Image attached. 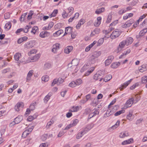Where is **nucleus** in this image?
<instances>
[{
  "mask_svg": "<svg viewBox=\"0 0 147 147\" xmlns=\"http://www.w3.org/2000/svg\"><path fill=\"white\" fill-rule=\"evenodd\" d=\"M63 80L61 78H59L58 79H54L51 84L52 86H54L55 84L57 85H59L63 82Z\"/></svg>",
  "mask_w": 147,
  "mask_h": 147,
  "instance_id": "obj_3",
  "label": "nucleus"
},
{
  "mask_svg": "<svg viewBox=\"0 0 147 147\" xmlns=\"http://www.w3.org/2000/svg\"><path fill=\"white\" fill-rule=\"evenodd\" d=\"M112 18V15H109L108 16V18L107 19V20L106 21V22L107 23H109L111 21Z\"/></svg>",
  "mask_w": 147,
  "mask_h": 147,
  "instance_id": "obj_49",
  "label": "nucleus"
},
{
  "mask_svg": "<svg viewBox=\"0 0 147 147\" xmlns=\"http://www.w3.org/2000/svg\"><path fill=\"white\" fill-rule=\"evenodd\" d=\"M37 52V51L35 49H33L31 50L28 53V55L29 56H30L31 54L36 53Z\"/></svg>",
  "mask_w": 147,
  "mask_h": 147,
  "instance_id": "obj_48",
  "label": "nucleus"
},
{
  "mask_svg": "<svg viewBox=\"0 0 147 147\" xmlns=\"http://www.w3.org/2000/svg\"><path fill=\"white\" fill-rule=\"evenodd\" d=\"M125 111L123 110H121L118 111L116 112L115 114L114 115L115 116H118L120 115L121 114L125 112Z\"/></svg>",
  "mask_w": 147,
  "mask_h": 147,
  "instance_id": "obj_35",
  "label": "nucleus"
},
{
  "mask_svg": "<svg viewBox=\"0 0 147 147\" xmlns=\"http://www.w3.org/2000/svg\"><path fill=\"white\" fill-rule=\"evenodd\" d=\"M93 111H94L92 113H93V115H94V116L98 114H99V112L96 109H94Z\"/></svg>",
  "mask_w": 147,
  "mask_h": 147,
  "instance_id": "obj_62",
  "label": "nucleus"
},
{
  "mask_svg": "<svg viewBox=\"0 0 147 147\" xmlns=\"http://www.w3.org/2000/svg\"><path fill=\"white\" fill-rule=\"evenodd\" d=\"M38 27L37 26H34L32 28L31 32L33 33L34 34H35L37 30H38Z\"/></svg>",
  "mask_w": 147,
  "mask_h": 147,
  "instance_id": "obj_38",
  "label": "nucleus"
},
{
  "mask_svg": "<svg viewBox=\"0 0 147 147\" xmlns=\"http://www.w3.org/2000/svg\"><path fill=\"white\" fill-rule=\"evenodd\" d=\"M14 58L15 61H16V62L18 63V53H17L14 55Z\"/></svg>",
  "mask_w": 147,
  "mask_h": 147,
  "instance_id": "obj_42",
  "label": "nucleus"
},
{
  "mask_svg": "<svg viewBox=\"0 0 147 147\" xmlns=\"http://www.w3.org/2000/svg\"><path fill=\"white\" fill-rule=\"evenodd\" d=\"M129 84L127 81L125 82L122 85L121 88H120V90H122L124 88H126Z\"/></svg>",
  "mask_w": 147,
  "mask_h": 147,
  "instance_id": "obj_29",
  "label": "nucleus"
},
{
  "mask_svg": "<svg viewBox=\"0 0 147 147\" xmlns=\"http://www.w3.org/2000/svg\"><path fill=\"white\" fill-rule=\"evenodd\" d=\"M51 67V64L48 63H45L44 66V68L45 69L49 68Z\"/></svg>",
  "mask_w": 147,
  "mask_h": 147,
  "instance_id": "obj_46",
  "label": "nucleus"
},
{
  "mask_svg": "<svg viewBox=\"0 0 147 147\" xmlns=\"http://www.w3.org/2000/svg\"><path fill=\"white\" fill-rule=\"evenodd\" d=\"M131 117L132 118L133 117V116L132 114L129 113L128 115H127V119L129 120H131Z\"/></svg>",
  "mask_w": 147,
  "mask_h": 147,
  "instance_id": "obj_53",
  "label": "nucleus"
},
{
  "mask_svg": "<svg viewBox=\"0 0 147 147\" xmlns=\"http://www.w3.org/2000/svg\"><path fill=\"white\" fill-rule=\"evenodd\" d=\"M54 123V121L52 119H51L50 121L47 123L46 128L47 129L49 128L50 126L52 124H53Z\"/></svg>",
  "mask_w": 147,
  "mask_h": 147,
  "instance_id": "obj_23",
  "label": "nucleus"
},
{
  "mask_svg": "<svg viewBox=\"0 0 147 147\" xmlns=\"http://www.w3.org/2000/svg\"><path fill=\"white\" fill-rule=\"evenodd\" d=\"M125 45H126V43L125 40H123L120 42L117 49L115 50V52L117 53H118L122 50V49L124 47Z\"/></svg>",
  "mask_w": 147,
  "mask_h": 147,
  "instance_id": "obj_2",
  "label": "nucleus"
},
{
  "mask_svg": "<svg viewBox=\"0 0 147 147\" xmlns=\"http://www.w3.org/2000/svg\"><path fill=\"white\" fill-rule=\"evenodd\" d=\"M79 107L78 106H77L75 107H73L71 109L69 110V111L70 112H76L77 111Z\"/></svg>",
  "mask_w": 147,
  "mask_h": 147,
  "instance_id": "obj_24",
  "label": "nucleus"
},
{
  "mask_svg": "<svg viewBox=\"0 0 147 147\" xmlns=\"http://www.w3.org/2000/svg\"><path fill=\"white\" fill-rule=\"evenodd\" d=\"M10 71V69L9 68H8L5 69L3 70L2 71V73L3 74H5L7 72H9Z\"/></svg>",
  "mask_w": 147,
  "mask_h": 147,
  "instance_id": "obj_51",
  "label": "nucleus"
},
{
  "mask_svg": "<svg viewBox=\"0 0 147 147\" xmlns=\"http://www.w3.org/2000/svg\"><path fill=\"white\" fill-rule=\"evenodd\" d=\"M36 116L34 115L33 116H30L28 117L27 118V121H32L33 119H34L35 118H36Z\"/></svg>",
  "mask_w": 147,
  "mask_h": 147,
  "instance_id": "obj_36",
  "label": "nucleus"
},
{
  "mask_svg": "<svg viewBox=\"0 0 147 147\" xmlns=\"http://www.w3.org/2000/svg\"><path fill=\"white\" fill-rule=\"evenodd\" d=\"M63 32V31L61 29L59 30L53 34V36L57 37Z\"/></svg>",
  "mask_w": 147,
  "mask_h": 147,
  "instance_id": "obj_14",
  "label": "nucleus"
},
{
  "mask_svg": "<svg viewBox=\"0 0 147 147\" xmlns=\"http://www.w3.org/2000/svg\"><path fill=\"white\" fill-rule=\"evenodd\" d=\"M134 100V99L132 98H131L129 99L124 105L123 108L124 109H127L128 107H131L133 102Z\"/></svg>",
  "mask_w": 147,
  "mask_h": 147,
  "instance_id": "obj_4",
  "label": "nucleus"
},
{
  "mask_svg": "<svg viewBox=\"0 0 147 147\" xmlns=\"http://www.w3.org/2000/svg\"><path fill=\"white\" fill-rule=\"evenodd\" d=\"M45 32L44 31H42L41 32L40 34V36L41 38H44L45 37Z\"/></svg>",
  "mask_w": 147,
  "mask_h": 147,
  "instance_id": "obj_61",
  "label": "nucleus"
},
{
  "mask_svg": "<svg viewBox=\"0 0 147 147\" xmlns=\"http://www.w3.org/2000/svg\"><path fill=\"white\" fill-rule=\"evenodd\" d=\"M33 72V70H31L28 72L26 78L27 82L30 80L31 77L32 76Z\"/></svg>",
  "mask_w": 147,
  "mask_h": 147,
  "instance_id": "obj_12",
  "label": "nucleus"
},
{
  "mask_svg": "<svg viewBox=\"0 0 147 147\" xmlns=\"http://www.w3.org/2000/svg\"><path fill=\"white\" fill-rule=\"evenodd\" d=\"M85 131H83L81 132L80 133H79L78 134L76 135V139H79L81 138L83 135L84 134H85Z\"/></svg>",
  "mask_w": 147,
  "mask_h": 147,
  "instance_id": "obj_22",
  "label": "nucleus"
},
{
  "mask_svg": "<svg viewBox=\"0 0 147 147\" xmlns=\"http://www.w3.org/2000/svg\"><path fill=\"white\" fill-rule=\"evenodd\" d=\"M75 82L76 86L79 85L81 84L82 82V81L81 79H78L76 80Z\"/></svg>",
  "mask_w": 147,
  "mask_h": 147,
  "instance_id": "obj_31",
  "label": "nucleus"
},
{
  "mask_svg": "<svg viewBox=\"0 0 147 147\" xmlns=\"http://www.w3.org/2000/svg\"><path fill=\"white\" fill-rule=\"evenodd\" d=\"M59 45H60L59 44H56L53 45V47L56 50L58 49H59Z\"/></svg>",
  "mask_w": 147,
  "mask_h": 147,
  "instance_id": "obj_57",
  "label": "nucleus"
},
{
  "mask_svg": "<svg viewBox=\"0 0 147 147\" xmlns=\"http://www.w3.org/2000/svg\"><path fill=\"white\" fill-rule=\"evenodd\" d=\"M120 123V121L119 120L117 121L115 124L112 126L111 128H109V129H112L113 130L115 129L119 126Z\"/></svg>",
  "mask_w": 147,
  "mask_h": 147,
  "instance_id": "obj_17",
  "label": "nucleus"
},
{
  "mask_svg": "<svg viewBox=\"0 0 147 147\" xmlns=\"http://www.w3.org/2000/svg\"><path fill=\"white\" fill-rule=\"evenodd\" d=\"M111 61H109L107 59L105 61V66H107L109 65L111 62Z\"/></svg>",
  "mask_w": 147,
  "mask_h": 147,
  "instance_id": "obj_58",
  "label": "nucleus"
},
{
  "mask_svg": "<svg viewBox=\"0 0 147 147\" xmlns=\"http://www.w3.org/2000/svg\"><path fill=\"white\" fill-rule=\"evenodd\" d=\"M104 38H103L100 39L98 40L97 42L98 46H100L103 42Z\"/></svg>",
  "mask_w": 147,
  "mask_h": 147,
  "instance_id": "obj_40",
  "label": "nucleus"
},
{
  "mask_svg": "<svg viewBox=\"0 0 147 147\" xmlns=\"http://www.w3.org/2000/svg\"><path fill=\"white\" fill-rule=\"evenodd\" d=\"M53 25V23L52 22H49V26L47 27L48 29H50L51 28Z\"/></svg>",
  "mask_w": 147,
  "mask_h": 147,
  "instance_id": "obj_60",
  "label": "nucleus"
},
{
  "mask_svg": "<svg viewBox=\"0 0 147 147\" xmlns=\"http://www.w3.org/2000/svg\"><path fill=\"white\" fill-rule=\"evenodd\" d=\"M33 14V11H31L30 13L28 14L27 18L28 20H30L31 19L32 16V15Z\"/></svg>",
  "mask_w": 147,
  "mask_h": 147,
  "instance_id": "obj_47",
  "label": "nucleus"
},
{
  "mask_svg": "<svg viewBox=\"0 0 147 147\" xmlns=\"http://www.w3.org/2000/svg\"><path fill=\"white\" fill-rule=\"evenodd\" d=\"M49 79V76L47 75H45L42 77V80L45 82L48 81Z\"/></svg>",
  "mask_w": 147,
  "mask_h": 147,
  "instance_id": "obj_30",
  "label": "nucleus"
},
{
  "mask_svg": "<svg viewBox=\"0 0 147 147\" xmlns=\"http://www.w3.org/2000/svg\"><path fill=\"white\" fill-rule=\"evenodd\" d=\"M51 95H49V94L47 95L43 99V100L44 103H46L50 99V97Z\"/></svg>",
  "mask_w": 147,
  "mask_h": 147,
  "instance_id": "obj_26",
  "label": "nucleus"
},
{
  "mask_svg": "<svg viewBox=\"0 0 147 147\" xmlns=\"http://www.w3.org/2000/svg\"><path fill=\"white\" fill-rule=\"evenodd\" d=\"M100 31V29L98 28H96L94 30V32L96 34H98Z\"/></svg>",
  "mask_w": 147,
  "mask_h": 147,
  "instance_id": "obj_63",
  "label": "nucleus"
},
{
  "mask_svg": "<svg viewBox=\"0 0 147 147\" xmlns=\"http://www.w3.org/2000/svg\"><path fill=\"white\" fill-rule=\"evenodd\" d=\"M78 119H75L73 121V123L71 124H72V125L73 126H75L78 122Z\"/></svg>",
  "mask_w": 147,
  "mask_h": 147,
  "instance_id": "obj_56",
  "label": "nucleus"
},
{
  "mask_svg": "<svg viewBox=\"0 0 147 147\" xmlns=\"http://www.w3.org/2000/svg\"><path fill=\"white\" fill-rule=\"evenodd\" d=\"M94 67L92 68V69H91V70H89L88 71L87 73H86L85 75L86 76H87L88 75L90 74L91 73L92 71L94 70Z\"/></svg>",
  "mask_w": 147,
  "mask_h": 147,
  "instance_id": "obj_54",
  "label": "nucleus"
},
{
  "mask_svg": "<svg viewBox=\"0 0 147 147\" xmlns=\"http://www.w3.org/2000/svg\"><path fill=\"white\" fill-rule=\"evenodd\" d=\"M96 62L95 58L91 56L89 58V62L90 63L94 64Z\"/></svg>",
  "mask_w": 147,
  "mask_h": 147,
  "instance_id": "obj_19",
  "label": "nucleus"
},
{
  "mask_svg": "<svg viewBox=\"0 0 147 147\" xmlns=\"http://www.w3.org/2000/svg\"><path fill=\"white\" fill-rule=\"evenodd\" d=\"M147 32V28L143 29L140 32V34L141 36H144L145 33Z\"/></svg>",
  "mask_w": 147,
  "mask_h": 147,
  "instance_id": "obj_41",
  "label": "nucleus"
},
{
  "mask_svg": "<svg viewBox=\"0 0 147 147\" xmlns=\"http://www.w3.org/2000/svg\"><path fill=\"white\" fill-rule=\"evenodd\" d=\"M147 82V76L143 77L142 78V83L145 84Z\"/></svg>",
  "mask_w": 147,
  "mask_h": 147,
  "instance_id": "obj_39",
  "label": "nucleus"
},
{
  "mask_svg": "<svg viewBox=\"0 0 147 147\" xmlns=\"http://www.w3.org/2000/svg\"><path fill=\"white\" fill-rule=\"evenodd\" d=\"M28 38L27 36H24L19 38V44H21L24 41H25L28 39Z\"/></svg>",
  "mask_w": 147,
  "mask_h": 147,
  "instance_id": "obj_20",
  "label": "nucleus"
},
{
  "mask_svg": "<svg viewBox=\"0 0 147 147\" xmlns=\"http://www.w3.org/2000/svg\"><path fill=\"white\" fill-rule=\"evenodd\" d=\"M101 76V75L100 74H96L94 76L93 78L95 80H96L100 79L99 81H101L102 79Z\"/></svg>",
  "mask_w": 147,
  "mask_h": 147,
  "instance_id": "obj_13",
  "label": "nucleus"
},
{
  "mask_svg": "<svg viewBox=\"0 0 147 147\" xmlns=\"http://www.w3.org/2000/svg\"><path fill=\"white\" fill-rule=\"evenodd\" d=\"M40 56V54H37L35 56L33 57H30L28 60L29 61L28 62H33L37 61L39 59Z\"/></svg>",
  "mask_w": 147,
  "mask_h": 147,
  "instance_id": "obj_6",
  "label": "nucleus"
},
{
  "mask_svg": "<svg viewBox=\"0 0 147 147\" xmlns=\"http://www.w3.org/2000/svg\"><path fill=\"white\" fill-rule=\"evenodd\" d=\"M30 133L28 132V130L26 129L23 132L22 135V137L25 138Z\"/></svg>",
  "mask_w": 147,
  "mask_h": 147,
  "instance_id": "obj_28",
  "label": "nucleus"
},
{
  "mask_svg": "<svg viewBox=\"0 0 147 147\" xmlns=\"http://www.w3.org/2000/svg\"><path fill=\"white\" fill-rule=\"evenodd\" d=\"M73 66H76L78 64V60L77 59H73L71 61Z\"/></svg>",
  "mask_w": 147,
  "mask_h": 147,
  "instance_id": "obj_25",
  "label": "nucleus"
},
{
  "mask_svg": "<svg viewBox=\"0 0 147 147\" xmlns=\"http://www.w3.org/2000/svg\"><path fill=\"white\" fill-rule=\"evenodd\" d=\"M35 44L34 41H30L26 43L24 47L27 49H29L32 48Z\"/></svg>",
  "mask_w": 147,
  "mask_h": 147,
  "instance_id": "obj_5",
  "label": "nucleus"
},
{
  "mask_svg": "<svg viewBox=\"0 0 147 147\" xmlns=\"http://www.w3.org/2000/svg\"><path fill=\"white\" fill-rule=\"evenodd\" d=\"M58 13V10L55 9L53 11L52 13L50 15V17L51 18L52 17H55L56 16V14Z\"/></svg>",
  "mask_w": 147,
  "mask_h": 147,
  "instance_id": "obj_37",
  "label": "nucleus"
},
{
  "mask_svg": "<svg viewBox=\"0 0 147 147\" xmlns=\"http://www.w3.org/2000/svg\"><path fill=\"white\" fill-rule=\"evenodd\" d=\"M48 136V135L47 134H44L41 136V139L42 141H44L45 140Z\"/></svg>",
  "mask_w": 147,
  "mask_h": 147,
  "instance_id": "obj_43",
  "label": "nucleus"
},
{
  "mask_svg": "<svg viewBox=\"0 0 147 147\" xmlns=\"http://www.w3.org/2000/svg\"><path fill=\"white\" fill-rule=\"evenodd\" d=\"M138 0H133V1L131 2V5L132 6L135 5L138 3Z\"/></svg>",
  "mask_w": 147,
  "mask_h": 147,
  "instance_id": "obj_50",
  "label": "nucleus"
},
{
  "mask_svg": "<svg viewBox=\"0 0 147 147\" xmlns=\"http://www.w3.org/2000/svg\"><path fill=\"white\" fill-rule=\"evenodd\" d=\"M67 14L66 13L65 11L64 10H63V12L62 13V16L64 18H67L69 16H67Z\"/></svg>",
  "mask_w": 147,
  "mask_h": 147,
  "instance_id": "obj_52",
  "label": "nucleus"
},
{
  "mask_svg": "<svg viewBox=\"0 0 147 147\" xmlns=\"http://www.w3.org/2000/svg\"><path fill=\"white\" fill-rule=\"evenodd\" d=\"M100 22L97 21H95L94 23V25L96 27L98 26L100 24Z\"/></svg>",
  "mask_w": 147,
  "mask_h": 147,
  "instance_id": "obj_64",
  "label": "nucleus"
},
{
  "mask_svg": "<svg viewBox=\"0 0 147 147\" xmlns=\"http://www.w3.org/2000/svg\"><path fill=\"white\" fill-rule=\"evenodd\" d=\"M72 29V27L70 26H68L65 28V31L68 34H71Z\"/></svg>",
  "mask_w": 147,
  "mask_h": 147,
  "instance_id": "obj_15",
  "label": "nucleus"
},
{
  "mask_svg": "<svg viewBox=\"0 0 147 147\" xmlns=\"http://www.w3.org/2000/svg\"><path fill=\"white\" fill-rule=\"evenodd\" d=\"M110 32V31L107 32V30H105L104 31V32L105 33V38H109L110 37V36H107V34H108Z\"/></svg>",
  "mask_w": 147,
  "mask_h": 147,
  "instance_id": "obj_59",
  "label": "nucleus"
},
{
  "mask_svg": "<svg viewBox=\"0 0 147 147\" xmlns=\"http://www.w3.org/2000/svg\"><path fill=\"white\" fill-rule=\"evenodd\" d=\"M101 54V52L100 51H95L91 55L95 59L98 57Z\"/></svg>",
  "mask_w": 147,
  "mask_h": 147,
  "instance_id": "obj_9",
  "label": "nucleus"
},
{
  "mask_svg": "<svg viewBox=\"0 0 147 147\" xmlns=\"http://www.w3.org/2000/svg\"><path fill=\"white\" fill-rule=\"evenodd\" d=\"M11 27V24L10 22L7 23L5 26V28H7L8 30Z\"/></svg>",
  "mask_w": 147,
  "mask_h": 147,
  "instance_id": "obj_32",
  "label": "nucleus"
},
{
  "mask_svg": "<svg viewBox=\"0 0 147 147\" xmlns=\"http://www.w3.org/2000/svg\"><path fill=\"white\" fill-rule=\"evenodd\" d=\"M105 8L103 7L97 9L96 10L95 13L97 14H100L101 13L104 12L105 11Z\"/></svg>",
  "mask_w": 147,
  "mask_h": 147,
  "instance_id": "obj_10",
  "label": "nucleus"
},
{
  "mask_svg": "<svg viewBox=\"0 0 147 147\" xmlns=\"http://www.w3.org/2000/svg\"><path fill=\"white\" fill-rule=\"evenodd\" d=\"M69 86L71 87H74L76 86L75 82L72 81L69 84Z\"/></svg>",
  "mask_w": 147,
  "mask_h": 147,
  "instance_id": "obj_45",
  "label": "nucleus"
},
{
  "mask_svg": "<svg viewBox=\"0 0 147 147\" xmlns=\"http://www.w3.org/2000/svg\"><path fill=\"white\" fill-rule=\"evenodd\" d=\"M93 127L92 124H89L84 129V131H85L84 134H86L87 131L90 130Z\"/></svg>",
  "mask_w": 147,
  "mask_h": 147,
  "instance_id": "obj_16",
  "label": "nucleus"
},
{
  "mask_svg": "<svg viewBox=\"0 0 147 147\" xmlns=\"http://www.w3.org/2000/svg\"><path fill=\"white\" fill-rule=\"evenodd\" d=\"M72 124H71V123L70 124L68 125H67V126L64 129H63V130H67L69 129L71 127H73V126L72 125Z\"/></svg>",
  "mask_w": 147,
  "mask_h": 147,
  "instance_id": "obj_55",
  "label": "nucleus"
},
{
  "mask_svg": "<svg viewBox=\"0 0 147 147\" xmlns=\"http://www.w3.org/2000/svg\"><path fill=\"white\" fill-rule=\"evenodd\" d=\"M146 69L145 66L144 65H142L139 67V70L140 72H143L144 71H145Z\"/></svg>",
  "mask_w": 147,
  "mask_h": 147,
  "instance_id": "obj_27",
  "label": "nucleus"
},
{
  "mask_svg": "<svg viewBox=\"0 0 147 147\" xmlns=\"http://www.w3.org/2000/svg\"><path fill=\"white\" fill-rule=\"evenodd\" d=\"M133 39L131 37H127L126 39L125 40L126 43V45L127 46L131 45L133 41Z\"/></svg>",
  "mask_w": 147,
  "mask_h": 147,
  "instance_id": "obj_7",
  "label": "nucleus"
},
{
  "mask_svg": "<svg viewBox=\"0 0 147 147\" xmlns=\"http://www.w3.org/2000/svg\"><path fill=\"white\" fill-rule=\"evenodd\" d=\"M120 65V63L119 62L114 63L111 65V67L112 68H115L118 67Z\"/></svg>",
  "mask_w": 147,
  "mask_h": 147,
  "instance_id": "obj_21",
  "label": "nucleus"
},
{
  "mask_svg": "<svg viewBox=\"0 0 147 147\" xmlns=\"http://www.w3.org/2000/svg\"><path fill=\"white\" fill-rule=\"evenodd\" d=\"M129 136L128 132L127 131H125L121 133L119 135L120 138H123L125 137H127Z\"/></svg>",
  "mask_w": 147,
  "mask_h": 147,
  "instance_id": "obj_11",
  "label": "nucleus"
},
{
  "mask_svg": "<svg viewBox=\"0 0 147 147\" xmlns=\"http://www.w3.org/2000/svg\"><path fill=\"white\" fill-rule=\"evenodd\" d=\"M111 111L109 112L108 111H107L105 113V114L104 116L103 117L104 118H105L109 116L111 114Z\"/></svg>",
  "mask_w": 147,
  "mask_h": 147,
  "instance_id": "obj_34",
  "label": "nucleus"
},
{
  "mask_svg": "<svg viewBox=\"0 0 147 147\" xmlns=\"http://www.w3.org/2000/svg\"><path fill=\"white\" fill-rule=\"evenodd\" d=\"M121 33V32L118 29H116L113 31L111 34L110 37L112 39H114L118 37Z\"/></svg>",
  "mask_w": 147,
  "mask_h": 147,
  "instance_id": "obj_1",
  "label": "nucleus"
},
{
  "mask_svg": "<svg viewBox=\"0 0 147 147\" xmlns=\"http://www.w3.org/2000/svg\"><path fill=\"white\" fill-rule=\"evenodd\" d=\"M112 76L110 75L106 76L104 79V80L105 82H107L111 78Z\"/></svg>",
  "mask_w": 147,
  "mask_h": 147,
  "instance_id": "obj_33",
  "label": "nucleus"
},
{
  "mask_svg": "<svg viewBox=\"0 0 147 147\" xmlns=\"http://www.w3.org/2000/svg\"><path fill=\"white\" fill-rule=\"evenodd\" d=\"M68 13H67V16H70L71 14L73 13V11L74 10V8L71 7H70L68 8Z\"/></svg>",
  "mask_w": 147,
  "mask_h": 147,
  "instance_id": "obj_18",
  "label": "nucleus"
},
{
  "mask_svg": "<svg viewBox=\"0 0 147 147\" xmlns=\"http://www.w3.org/2000/svg\"><path fill=\"white\" fill-rule=\"evenodd\" d=\"M73 47L72 46H69L65 48L64 50L65 53L68 54L73 49Z\"/></svg>",
  "mask_w": 147,
  "mask_h": 147,
  "instance_id": "obj_8",
  "label": "nucleus"
},
{
  "mask_svg": "<svg viewBox=\"0 0 147 147\" xmlns=\"http://www.w3.org/2000/svg\"><path fill=\"white\" fill-rule=\"evenodd\" d=\"M10 17V14L8 13H5L4 15V18L5 19H7L9 18Z\"/></svg>",
  "mask_w": 147,
  "mask_h": 147,
  "instance_id": "obj_44",
  "label": "nucleus"
}]
</instances>
